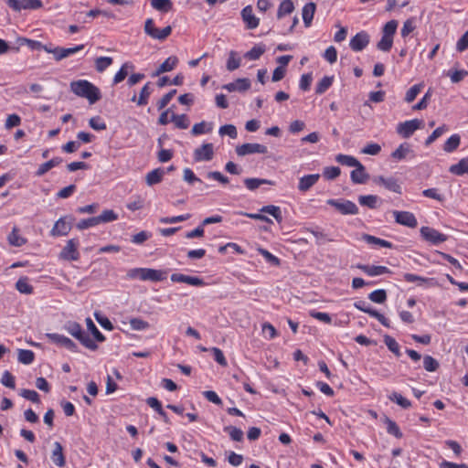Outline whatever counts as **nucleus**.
<instances>
[{
	"label": "nucleus",
	"instance_id": "bf43d9fd",
	"mask_svg": "<svg viewBox=\"0 0 468 468\" xmlns=\"http://www.w3.org/2000/svg\"><path fill=\"white\" fill-rule=\"evenodd\" d=\"M439 362L433 358L431 356H424L423 357V367L429 372H434L439 368Z\"/></svg>",
	"mask_w": 468,
	"mask_h": 468
},
{
	"label": "nucleus",
	"instance_id": "0e129e2a",
	"mask_svg": "<svg viewBox=\"0 0 468 468\" xmlns=\"http://www.w3.org/2000/svg\"><path fill=\"white\" fill-rule=\"evenodd\" d=\"M448 128L445 125H441L438 128H436L432 133L426 139L425 144L430 145L435 140H437L439 137H441Z\"/></svg>",
	"mask_w": 468,
	"mask_h": 468
},
{
	"label": "nucleus",
	"instance_id": "603ef678",
	"mask_svg": "<svg viewBox=\"0 0 468 468\" xmlns=\"http://www.w3.org/2000/svg\"><path fill=\"white\" fill-rule=\"evenodd\" d=\"M113 62L111 57H99L95 59V68L98 72H103Z\"/></svg>",
	"mask_w": 468,
	"mask_h": 468
},
{
	"label": "nucleus",
	"instance_id": "e2e57ef3",
	"mask_svg": "<svg viewBox=\"0 0 468 468\" xmlns=\"http://www.w3.org/2000/svg\"><path fill=\"white\" fill-rule=\"evenodd\" d=\"M130 325L133 330L142 331L148 329L150 324L148 322L141 318H132L130 320Z\"/></svg>",
	"mask_w": 468,
	"mask_h": 468
},
{
	"label": "nucleus",
	"instance_id": "5701e85b",
	"mask_svg": "<svg viewBox=\"0 0 468 468\" xmlns=\"http://www.w3.org/2000/svg\"><path fill=\"white\" fill-rule=\"evenodd\" d=\"M66 218H60L56 221L54 227L51 229L52 236H66L71 229L69 222L65 220Z\"/></svg>",
	"mask_w": 468,
	"mask_h": 468
},
{
	"label": "nucleus",
	"instance_id": "c03bdc74",
	"mask_svg": "<svg viewBox=\"0 0 468 468\" xmlns=\"http://www.w3.org/2000/svg\"><path fill=\"white\" fill-rule=\"evenodd\" d=\"M385 424L387 426L388 433L395 436L398 439L402 438L403 434H402L399 427L398 426V424L394 420H392L389 418L386 417L385 418Z\"/></svg>",
	"mask_w": 468,
	"mask_h": 468
},
{
	"label": "nucleus",
	"instance_id": "6e6d98bb",
	"mask_svg": "<svg viewBox=\"0 0 468 468\" xmlns=\"http://www.w3.org/2000/svg\"><path fill=\"white\" fill-rule=\"evenodd\" d=\"M368 299L376 303H383L387 300V292L384 289L373 291L368 294Z\"/></svg>",
	"mask_w": 468,
	"mask_h": 468
},
{
	"label": "nucleus",
	"instance_id": "58836bf2",
	"mask_svg": "<svg viewBox=\"0 0 468 468\" xmlns=\"http://www.w3.org/2000/svg\"><path fill=\"white\" fill-rule=\"evenodd\" d=\"M379 197L375 195H367V196H359L358 202L361 206L367 207L369 208H376L378 207V202Z\"/></svg>",
	"mask_w": 468,
	"mask_h": 468
},
{
	"label": "nucleus",
	"instance_id": "680f3d73",
	"mask_svg": "<svg viewBox=\"0 0 468 468\" xmlns=\"http://www.w3.org/2000/svg\"><path fill=\"white\" fill-rule=\"evenodd\" d=\"M19 395L24 399L32 401L33 403L40 402L38 393L33 389L23 388L20 390Z\"/></svg>",
	"mask_w": 468,
	"mask_h": 468
},
{
	"label": "nucleus",
	"instance_id": "7ed1b4c3",
	"mask_svg": "<svg viewBox=\"0 0 468 468\" xmlns=\"http://www.w3.org/2000/svg\"><path fill=\"white\" fill-rule=\"evenodd\" d=\"M144 29L146 35L154 39H158L160 41L166 39L172 33L171 26H167L163 29H158L155 27L153 18H147L145 20Z\"/></svg>",
	"mask_w": 468,
	"mask_h": 468
},
{
	"label": "nucleus",
	"instance_id": "39448f33",
	"mask_svg": "<svg viewBox=\"0 0 468 468\" xmlns=\"http://www.w3.org/2000/svg\"><path fill=\"white\" fill-rule=\"evenodd\" d=\"M6 5L16 12L22 9L37 10L43 6L41 0H5Z\"/></svg>",
	"mask_w": 468,
	"mask_h": 468
},
{
	"label": "nucleus",
	"instance_id": "e433bc0d",
	"mask_svg": "<svg viewBox=\"0 0 468 468\" xmlns=\"http://www.w3.org/2000/svg\"><path fill=\"white\" fill-rule=\"evenodd\" d=\"M212 123H208L205 121L194 124L191 130V133L195 136L200 135L203 133H208L212 131Z\"/></svg>",
	"mask_w": 468,
	"mask_h": 468
},
{
	"label": "nucleus",
	"instance_id": "72a5a7b5",
	"mask_svg": "<svg viewBox=\"0 0 468 468\" xmlns=\"http://www.w3.org/2000/svg\"><path fill=\"white\" fill-rule=\"evenodd\" d=\"M260 212L272 216L278 223H281L283 219L280 207L274 205L264 206L260 209Z\"/></svg>",
	"mask_w": 468,
	"mask_h": 468
},
{
	"label": "nucleus",
	"instance_id": "dca6fc26",
	"mask_svg": "<svg viewBox=\"0 0 468 468\" xmlns=\"http://www.w3.org/2000/svg\"><path fill=\"white\" fill-rule=\"evenodd\" d=\"M167 271L154 270L150 268H141V280L142 281H151V282H160L166 278Z\"/></svg>",
	"mask_w": 468,
	"mask_h": 468
},
{
	"label": "nucleus",
	"instance_id": "c756f323",
	"mask_svg": "<svg viewBox=\"0 0 468 468\" xmlns=\"http://www.w3.org/2000/svg\"><path fill=\"white\" fill-rule=\"evenodd\" d=\"M165 176V170L163 168H156L150 171L146 176L145 181L148 186H154L162 181Z\"/></svg>",
	"mask_w": 468,
	"mask_h": 468
},
{
	"label": "nucleus",
	"instance_id": "4be33fe9",
	"mask_svg": "<svg viewBox=\"0 0 468 468\" xmlns=\"http://www.w3.org/2000/svg\"><path fill=\"white\" fill-rule=\"evenodd\" d=\"M319 178H320L319 174H312V175L303 176L299 180L298 189L301 192L308 191L312 186H314L317 183Z\"/></svg>",
	"mask_w": 468,
	"mask_h": 468
},
{
	"label": "nucleus",
	"instance_id": "423d86ee",
	"mask_svg": "<svg viewBox=\"0 0 468 468\" xmlns=\"http://www.w3.org/2000/svg\"><path fill=\"white\" fill-rule=\"evenodd\" d=\"M355 308L360 310L370 316L376 318L381 324L386 327H390V323L388 318H386L382 314L378 313L377 310L371 308L369 304L363 300H359L354 303Z\"/></svg>",
	"mask_w": 468,
	"mask_h": 468
},
{
	"label": "nucleus",
	"instance_id": "f257e3e1",
	"mask_svg": "<svg viewBox=\"0 0 468 468\" xmlns=\"http://www.w3.org/2000/svg\"><path fill=\"white\" fill-rule=\"evenodd\" d=\"M70 90L77 96L87 99L90 104H94L101 98L99 88L86 80L72 81Z\"/></svg>",
	"mask_w": 468,
	"mask_h": 468
},
{
	"label": "nucleus",
	"instance_id": "2f4dec72",
	"mask_svg": "<svg viewBox=\"0 0 468 468\" xmlns=\"http://www.w3.org/2000/svg\"><path fill=\"white\" fill-rule=\"evenodd\" d=\"M363 240H365L369 245H378L388 249L393 248V244L391 242L369 234H364Z\"/></svg>",
	"mask_w": 468,
	"mask_h": 468
},
{
	"label": "nucleus",
	"instance_id": "49530a36",
	"mask_svg": "<svg viewBox=\"0 0 468 468\" xmlns=\"http://www.w3.org/2000/svg\"><path fill=\"white\" fill-rule=\"evenodd\" d=\"M18 232V229L15 227L12 232L8 235L9 243L16 247H21L27 242L26 239L21 237Z\"/></svg>",
	"mask_w": 468,
	"mask_h": 468
},
{
	"label": "nucleus",
	"instance_id": "a18cd8bd",
	"mask_svg": "<svg viewBox=\"0 0 468 468\" xmlns=\"http://www.w3.org/2000/svg\"><path fill=\"white\" fill-rule=\"evenodd\" d=\"M460 143V136L458 134H453L444 143L443 150L447 153H452L459 147Z\"/></svg>",
	"mask_w": 468,
	"mask_h": 468
},
{
	"label": "nucleus",
	"instance_id": "b1692460",
	"mask_svg": "<svg viewBox=\"0 0 468 468\" xmlns=\"http://www.w3.org/2000/svg\"><path fill=\"white\" fill-rule=\"evenodd\" d=\"M51 460L58 467H63L66 463L65 456L63 454V447L58 441L54 442Z\"/></svg>",
	"mask_w": 468,
	"mask_h": 468
},
{
	"label": "nucleus",
	"instance_id": "f3484780",
	"mask_svg": "<svg viewBox=\"0 0 468 468\" xmlns=\"http://www.w3.org/2000/svg\"><path fill=\"white\" fill-rule=\"evenodd\" d=\"M368 43H369L368 34L366 33L365 31H361V32L356 34L350 39L349 46L352 48V50L357 52V51H361L364 48H366V47L368 45Z\"/></svg>",
	"mask_w": 468,
	"mask_h": 468
},
{
	"label": "nucleus",
	"instance_id": "412c9836",
	"mask_svg": "<svg viewBox=\"0 0 468 468\" xmlns=\"http://www.w3.org/2000/svg\"><path fill=\"white\" fill-rule=\"evenodd\" d=\"M241 16L248 28L253 29L259 26L260 20L253 15L252 7L250 5H247L242 9Z\"/></svg>",
	"mask_w": 468,
	"mask_h": 468
},
{
	"label": "nucleus",
	"instance_id": "4468645a",
	"mask_svg": "<svg viewBox=\"0 0 468 468\" xmlns=\"http://www.w3.org/2000/svg\"><path fill=\"white\" fill-rule=\"evenodd\" d=\"M416 154L409 143H403L391 153V157L396 161L413 159Z\"/></svg>",
	"mask_w": 468,
	"mask_h": 468
},
{
	"label": "nucleus",
	"instance_id": "13d9d810",
	"mask_svg": "<svg viewBox=\"0 0 468 468\" xmlns=\"http://www.w3.org/2000/svg\"><path fill=\"white\" fill-rule=\"evenodd\" d=\"M224 431L229 433L231 440L234 441H241L243 440V431L234 426H226Z\"/></svg>",
	"mask_w": 468,
	"mask_h": 468
},
{
	"label": "nucleus",
	"instance_id": "f8f14e48",
	"mask_svg": "<svg viewBox=\"0 0 468 468\" xmlns=\"http://www.w3.org/2000/svg\"><path fill=\"white\" fill-rule=\"evenodd\" d=\"M268 152L267 146L261 144H243L236 147V153L239 156H244L252 154H266Z\"/></svg>",
	"mask_w": 468,
	"mask_h": 468
},
{
	"label": "nucleus",
	"instance_id": "393cba45",
	"mask_svg": "<svg viewBox=\"0 0 468 468\" xmlns=\"http://www.w3.org/2000/svg\"><path fill=\"white\" fill-rule=\"evenodd\" d=\"M351 180L355 184H364L368 179L369 175L366 173L365 166L361 164L351 172Z\"/></svg>",
	"mask_w": 468,
	"mask_h": 468
},
{
	"label": "nucleus",
	"instance_id": "ddd939ff",
	"mask_svg": "<svg viewBox=\"0 0 468 468\" xmlns=\"http://www.w3.org/2000/svg\"><path fill=\"white\" fill-rule=\"evenodd\" d=\"M395 221L402 226H406L409 228H416L418 225V221L413 213L409 211H399L394 210L393 212Z\"/></svg>",
	"mask_w": 468,
	"mask_h": 468
},
{
	"label": "nucleus",
	"instance_id": "f03ea898",
	"mask_svg": "<svg viewBox=\"0 0 468 468\" xmlns=\"http://www.w3.org/2000/svg\"><path fill=\"white\" fill-rule=\"evenodd\" d=\"M63 328L73 337L79 340L81 345L90 350H96L98 345L86 334L82 326L75 321H68Z\"/></svg>",
	"mask_w": 468,
	"mask_h": 468
},
{
	"label": "nucleus",
	"instance_id": "6e6552de",
	"mask_svg": "<svg viewBox=\"0 0 468 468\" xmlns=\"http://www.w3.org/2000/svg\"><path fill=\"white\" fill-rule=\"evenodd\" d=\"M422 121L419 119H413L399 122L397 126V133L403 138H410L415 131L420 129L422 124Z\"/></svg>",
	"mask_w": 468,
	"mask_h": 468
},
{
	"label": "nucleus",
	"instance_id": "a211bd4d",
	"mask_svg": "<svg viewBox=\"0 0 468 468\" xmlns=\"http://www.w3.org/2000/svg\"><path fill=\"white\" fill-rule=\"evenodd\" d=\"M171 281L174 282H184L192 286L201 287L206 284L203 279L197 276H188L182 273H173Z\"/></svg>",
	"mask_w": 468,
	"mask_h": 468
},
{
	"label": "nucleus",
	"instance_id": "c9c22d12",
	"mask_svg": "<svg viewBox=\"0 0 468 468\" xmlns=\"http://www.w3.org/2000/svg\"><path fill=\"white\" fill-rule=\"evenodd\" d=\"M170 121L173 122L176 127L178 129H187L190 124L189 119L186 114L178 115L173 113Z\"/></svg>",
	"mask_w": 468,
	"mask_h": 468
},
{
	"label": "nucleus",
	"instance_id": "4d7b16f0",
	"mask_svg": "<svg viewBox=\"0 0 468 468\" xmlns=\"http://www.w3.org/2000/svg\"><path fill=\"white\" fill-rule=\"evenodd\" d=\"M389 399L391 401L397 403L398 405H399L403 409H409L411 406L410 401L409 399H407L406 398H404L401 394H399L398 392H393L389 396Z\"/></svg>",
	"mask_w": 468,
	"mask_h": 468
},
{
	"label": "nucleus",
	"instance_id": "473e14b6",
	"mask_svg": "<svg viewBox=\"0 0 468 468\" xmlns=\"http://www.w3.org/2000/svg\"><path fill=\"white\" fill-rule=\"evenodd\" d=\"M335 161L342 165L349 167H357L361 163L354 156L339 154L335 156Z\"/></svg>",
	"mask_w": 468,
	"mask_h": 468
},
{
	"label": "nucleus",
	"instance_id": "a19ab883",
	"mask_svg": "<svg viewBox=\"0 0 468 468\" xmlns=\"http://www.w3.org/2000/svg\"><path fill=\"white\" fill-rule=\"evenodd\" d=\"M17 359L24 365H30L35 359V354L28 349H18Z\"/></svg>",
	"mask_w": 468,
	"mask_h": 468
},
{
	"label": "nucleus",
	"instance_id": "0eeeda50",
	"mask_svg": "<svg viewBox=\"0 0 468 468\" xmlns=\"http://www.w3.org/2000/svg\"><path fill=\"white\" fill-rule=\"evenodd\" d=\"M80 243L76 239H71L67 241L65 247L59 253V258L64 261H78L80 259V252L78 250Z\"/></svg>",
	"mask_w": 468,
	"mask_h": 468
},
{
	"label": "nucleus",
	"instance_id": "864d4df0",
	"mask_svg": "<svg viewBox=\"0 0 468 468\" xmlns=\"http://www.w3.org/2000/svg\"><path fill=\"white\" fill-rule=\"evenodd\" d=\"M118 218V215L112 209L103 210L102 213L97 216L98 223L112 222Z\"/></svg>",
	"mask_w": 468,
	"mask_h": 468
},
{
	"label": "nucleus",
	"instance_id": "09e8293b",
	"mask_svg": "<svg viewBox=\"0 0 468 468\" xmlns=\"http://www.w3.org/2000/svg\"><path fill=\"white\" fill-rule=\"evenodd\" d=\"M265 52L263 45H256L250 50L245 53L244 57L250 60H257Z\"/></svg>",
	"mask_w": 468,
	"mask_h": 468
},
{
	"label": "nucleus",
	"instance_id": "c85d7f7f",
	"mask_svg": "<svg viewBox=\"0 0 468 468\" xmlns=\"http://www.w3.org/2000/svg\"><path fill=\"white\" fill-rule=\"evenodd\" d=\"M244 185L249 190L254 191L262 185L273 186L274 182L271 181L269 179H263V178H245Z\"/></svg>",
	"mask_w": 468,
	"mask_h": 468
},
{
	"label": "nucleus",
	"instance_id": "9d476101",
	"mask_svg": "<svg viewBox=\"0 0 468 468\" xmlns=\"http://www.w3.org/2000/svg\"><path fill=\"white\" fill-rule=\"evenodd\" d=\"M214 156V146L211 143L203 144L194 150L193 157L195 162H207Z\"/></svg>",
	"mask_w": 468,
	"mask_h": 468
},
{
	"label": "nucleus",
	"instance_id": "cd10ccee",
	"mask_svg": "<svg viewBox=\"0 0 468 468\" xmlns=\"http://www.w3.org/2000/svg\"><path fill=\"white\" fill-rule=\"evenodd\" d=\"M315 9H316V5L313 2L307 3L303 7L302 16H303V20L305 27H308L311 26V23L313 21V18H314V13H315Z\"/></svg>",
	"mask_w": 468,
	"mask_h": 468
},
{
	"label": "nucleus",
	"instance_id": "3c124183",
	"mask_svg": "<svg viewBox=\"0 0 468 468\" xmlns=\"http://www.w3.org/2000/svg\"><path fill=\"white\" fill-rule=\"evenodd\" d=\"M87 328L98 342H104L105 336L100 332L90 318L86 319Z\"/></svg>",
	"mask_w": 468,
	"mask_h": 468
},
{
	"label": "nucleus",
	"instance_id": "774afa93",
	"mask_svg": "<svg viewBox=\"0 0 468 468\" xmlns=\"http://www.w3.org/2000/svg\"><path fill=\"white\" fill-rule=\"evenodd\" d=\"M1 383L6 388H15V377L8 370H5L2 375Z\"/></svg>",
	"mask_w": 468,
	"mask_h": 468
},
{
	"label": "nucleus",
	"instance_id": "20e7f679",
	"mask_svg": "<svg viewBox=\"0 0 468 468\" xmlns=\"http://www.w3.org/2000/svg\"><path fill=\"white\" fill-rule=\"evenodd\" d=\"M326 203L334 207L342 215H356L358 214L357 206L350 200L346 199H328Z\"/></svg>",
	"mask_w": 468,
	"mask_h": 468
},
{
	"label": "nucleus",
	"instance_id": "de8ad7c7",
	"mask_svg": "<svg viewBox=\"0 0 468 468\" xmlns=\"http://www.w3.org/2000/svg\"><path fill=\"white\" fill-rule=\"evenodd\" d=\"M152 93V88L150 82H147L141 90L139 98L137 100V104L139 106H144L148 103V99Z\"/></svg>",
	"mask_w": 468,
	"mask_h": 468
},
{
	"label": "nucleus",
	"instance_id": "2eb2a0df",
	"mask_svg": "<svg viewBox=\"0 0 468 468\" xmlns=\"http://www.w3.org/2000/svg\"><path fill=\"white\" fill-rule=\"evenodd\" d=\"M373 181L378 185L383 186L386 189L391 192L401 194V186L394 177H384L382 176H378L374 177Z\"/></svg>",
	"mask_w": 468,
	"mask_h": 468
},
{
	"label": "nucleus",
	"instance_id": "f704fd0d",
	"mask_svg": "<svg viewBox=\"0 0 468 468\" xmlns=\"http://www.w3.org/2000/svg\"><path fill=\"white\" fill-rule=\"evenodd\" d=\"M151 5L154 9L166 13L173 8L171 0H150Z\"/></svg>",
	"mask_w": 468,
	"mask_h": 468
},
{
	"label": "nucleus",
	"instance_id": "a878e982",
	"mask_svg": "<svg viewBox=\"0 0 468 468\" xmlns=\"http://www.w3.org/2000/svg\"><path fill=\"white\" fill-rule=\"evenodd\" d=\"M178 63V58L176 56L167 58L154 73V76H159L162 73L173 70Z\"/></svg>",
	"mask_w": 468,
	"mask_h": 468
},
{
	"label": "nucleus",
	"instance_id": "8fccbe9b",
	"mask_svg": "<svg viewBox=\"0 0 468 468\" xmlns=\"http://www.w3.org/2000/svg\"><path fill=\"white\" fill-rule=\"evenodd\" d=\"M16 289L25 294H30L33 292V287L28 283V280L27 277H22L18 279L16 282Z\"/></svg>",
	"mask_w": 468,
	"mask_h": 468
},
{
	"label": "nucleus",
	"instance_id": "bb28decb",
	"mask_svg": "<svg viewBox=\"0 0 468 468\" xmlns=\"http://www.w3.org/2000/svg\"><path fill=\"white\" fill-rule=\"evenodd\" d=\"M62 162H63V159L61 157L57 156V157L50 159L49 161H48L46 163L41 164L38 166L37 170L36 171V176H44L47 172H48L53 167L60 165Z\"/></svg>",
	"mask_w": 468,
	"mask_h": 468
},
{
	"label": "nucleus",
	"instance_id": "69168bd1",
	"mask_svg": "<svg viewBox=\"0 0 468 468\" xmlns=\"http://www.w3.org/2000/svg\"><path fill=\"white\" fill-rule=\"evenodd\" d=\"M220 135H229L230 138L235 139L238 136L237 129L233 124H225L219 128Z\"/></svg>",
	"mask_w": 468,
	"mask_h": 468
},
{
	"label": "nucleus",
	"instance_id": "4c0bfd02",
	"mask_svg": "<svg viewBox=\"0 0 468 468\" xmlns=\"http://www.w3.org/2000/svg\"><path fill=\"white\" fill-rule=\"evenodd\" d=\"M294 10V5L292 0H283L281 2L278 12H277V17L281 19L285 15H289L292 13Z\"/></svg>",
	"mask_w": 468,
	"mask_h": 468
},
{
	"label": "nucleus",
	"instance_id": "338daca9",
	"mask_svg": "<svg viewBox=\"0 0 468 468\" xmlns=\"http://www.w3.org/2000/svg\"><path fill=\"white\" fill-rule=\"evenodd\" d=\"M21 124V118L19 115L14 113L7 116L5 123V128L6 130H10L14 127L19 126Z\"/></svg>",
	"mask_w": 468,
	"mask_h": 468
},
{
	"label": "nucleus",
	"instance_id": "5fc2aeb1",
	"mask_svg": "<svg viewBox=\"0 0 468 468\" xmlns=\"http://www.w3.org/2000/svg\"><path fill=\"white\" fill-rule=\"evenodd\" d=\"M17 44L19 46H27L31 50H40L43 44L37 40L29 39L27 37H18Z\"/></svg>",
	"mask_w": 468,
	"mask_h": 468
},
{
	"label": "nucleus",
	"instance_id": "9b49d317",
	"mask_svg": "<svg viewBox=\"0 0 468 468\" xmlns=\"http://www.w3.org/2000/svg\"><path fill=\"white\" fill-rule=\"evenodd\" d=\"M46 336L50 342L58 346H63L71 352H78V346L71 339L63 335L48 333Z\"/></svg>",
	"mask_w": 468,
	"mask_h": 468
},
{
	"label": "nucleus",
	"instance_id": "7c9ffc66",
	"mask_svg": "<svg viewBox=\"0 0 468 468\" xmlns=\"http://www.w3.org/2000/svg\"><path fill=\"white\" fill-rule=\"evenodd\" d=\"M449 171L456 176L468 173V157L463 158L457 164L451 165Z\"/></svg>",
	"mask_w": 468,
	"mask_h": 468
},
{
	"label": "nucleus",
	"instance_id": "37998d69",
	"mask_svg": "<svg viewBox=\"0 0 468 468\" xmlns=\"http://www.w3.org/2000/svg\"><path fill=\"white\" fill-rule=\"evenodd\" d=\"M334 77L333 76H324L316 85L315 93L323 94L333 84Z\"/></svg>",
	"mask_w": 468,
	"mask_h": 468
},
{
	"label": "nucleus",
	"instance_id": "1a4fd4ad",
	"mask_svg": "<svg viewBox=\"0 0 468 468\" xmlns=\"http://www.w3.org/2000/svg\"><path fill=\"white\" fill-rule=\"evenodd\" d=\"M420 236L431 244L437 245L444 242L447 239V236L435 229L430 227L420 228Z\"/></svg>",
	"mask_w": 468,
	"mask_h": 468
},
{
	"label": "nucleus",
	"instance_id": "ea45409f",
	"mask_svg": "<svg viewBox=\"0 0 468 468\" xmlns=\"http://www.w3.org/2000/svg\"><path fill=\"white\" fill-rule=\"evenodd\" d=\"M134 66L131 62H125L119 71L115 74L113 78V84H118L122 81L126 76L128 75V69H133Z\"/></svg>",
	"mask_w": 468,
	"mask_h": 468
},
{
	"label": "nucleus",
	"instance_id": "aec40b11",
	"mask_svg": "<svg viewBox=\"0 0 468 468\" xmlns=\"http://www.w3.org/2000/svg\"><path fill=\"white\" fill-rule=\"evenodd\" d=\"M84 48V45H78L73 48H60L56 47L54 48L55 55L54 58L57 61L62 60L63 58H66Z\"/></svg>",
	"mask_w": 468,
	"mask_h": 468
},
{
	"label": "nucleus",
	"instance_id": "79ce46f5",
	"mask_svg": "<svg viewBox=\"0 0 468 468\" xmlns=\"http://www.w3.org/2000/svg\"><path fill=\"white\" fill-rule=\"evenodd\" d=\"M241 59L238 57V53L234 50H231L229 54V58L227 60V69L229 71H233L240 67Z\"/></svg>",
	"mask_w": 468,
	"mask_h": 468
},
{
	"label": "nucleus",
	"instance_id": "052dcab7",
	"mask_svg": "<svg viewBox=\"0 0 468 468\" xmlns=\"http://www.w3.org/2000/svg\"><path fill=\"white\" fill-rule=\"evenodd\" d=\"M422 87V84H415L412 87H410L406 92L405 101L408 103L412 102L419 95V93L421 91Z\"/></svg>",
	"mask_w": 468,
	"mask_h": 468
},
{
	"label": "nucleus",
	"instance_id": "6ab92c4d",
	"mask_svg": "<svg viewBox=\"0 0 468 468\" xmlns=\"http://www.w3.org/2000/svg\"><path fill=\"white\" fill-rule=\"evenodd\" d=\"M250 80L247 78L237 79L235 81L225 84L222 89L227 90L229 92L239 91L243 92L250 88Z\"/></svg>",
	"mask_w": 468,
	"mask_h": 468
}]
</instances>
